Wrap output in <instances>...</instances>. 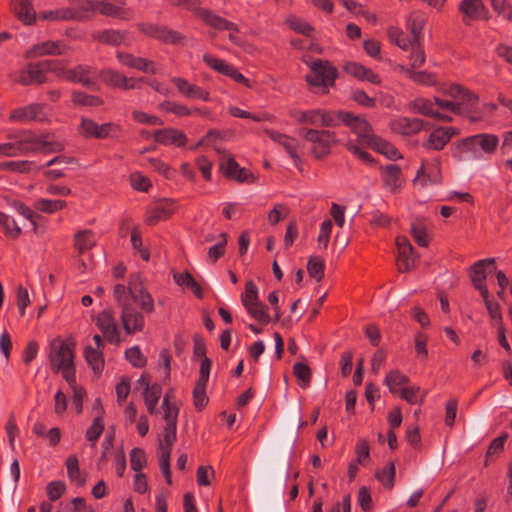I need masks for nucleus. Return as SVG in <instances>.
Here are the masks:
<instances>
[{"mask_svg":"<svg viewBox=\"0 0 512 512\" xmlns=\"http://www.w3.org/2000/svg\"><path fill=\"white\" fill-rule=\"evenodd\" d=\"M216 151L220 154V169L226 176L239 182L249 181L252 175L245 168H241L234 158L220 149L216 148Z\"/></svg>","mask_w":512,"mask_h":512,"instance_id":"15","label":"nucleus"},{"mask_svg":"<svg viewBox=\"0 0 512 512\" xmlns=\"http://www.w3.org/2000/svg\"><path fill=\"white\" fill-rule=\"evenodd\" d=\"M175 208L176 205L172 200H164L156 206L153 215L148 217L147 222L154 224L160 219L167 218L175 211Z\"/></svg>","mask_w":512,"mask_h":512,"instance_id":"35","label":"nucleus"},{"mask_svg":"<svg viewBox=\"0 0 512 512\" xmlns=\"http://www.w3.org/2000/svg\"><path fill=\"white\" fill-rule=\"evenodd\" d=\"M177 427H164L159 444V465L168 484L172 483L170 471V453L176 440Z\"/></svg>","mask_w":512,"mask_h":512,"instance_id":"10","label":"nucleus"},{"mask_svg":"<svg viewBox=\"0 0 512 512\" xmlns=\"http://www.w3.org/2000/svg\"><path fill=\"white\" fill-rule=\"evenodd\" d=\"M488 314L491 318L492 323L495 326L503 324V318L501 313L500 304L490 299V294L487 292L486 296H482Z\"/></svg>","mask_w":512,"mask_h":512,"instance_id":"39","label":"nucleus"},{"mask_svg":"<svg viewBox=\"0 0 512 512\" xmlns=\"http://www.w3.org/2000/svg\"><path fill=\"white\" fill-rule=\"evenodd\" d=\"M434 104L435 108L442 113L448 114V112H451L457 115L459 113L458 106L453 102V99L445 100L435 97Z\"/></svg>","mask_w":512,"mask_h":512,"instance_id":"62","label":"nucleus"},{"mask_svg":"<svg viewBox=\"0 0 512 512\" xmlns=\"http://www.w3.org/2000/svg\"><path fill=\"white\" fill-rule=\"evenodd\" d=\"M140 30L144 34L164 42L178 43L181 39V36L177 32L153 24H142L140 25Z\"/></svg>","mask_w":512,"mask_h":512,"instance_id":"23","label":"nucleus"},{"mask_svg":"<svg viewBox=\"0 0 512 512\" xmlns=\"http://www.w3.org/2000/svg\"><path fill=\"white\" fill-rule=\"evenodd\" d=\"M49 359L51 368L61 371L65 380L72 384L74 382L75 372L73 368V352L70 345L59 339H54L50 343Z\"/></svg>","mask_w":512,"mask_h":512,"instance_id":"5","label":"nucleus"},{"mask_svg":"<svg viewBox=\"0 0 512 512\" xmlns=\"http://www.w3.org/2000/svg\"><path fill=\"white\" fill-rule=\"evenodd\" d=\"M294 117L299 122L318 126L320 119V110L297 111L294 113Z\"/></svg>","mask_w":512,"mask_h":512,"instance_id":"55","label":"nucleus"},{"mask_svg":"<svg viewBox=\"0 0 512 512\" xmlns=\"http://www.w3.org/2000/svg\"><path fill=\"white\" fill-rule=\"evenodd\" d=\"M173 278L179 286H186L199 298L202 297V290L199 284L187 271L183 273H174Z\"/></svg>","mask_w":512,"mask_h":512,"instance_id":"37","label":"nucleus"},{"mask_svg":"<svg viewBox=\"0 0 512 512\" xmlns=\"http://www.w3.org/2000/svg\"><path fill=\"white\" fill-rule=\"evenodd\" d=\"M383 182L391 192L399 190L403 183L400 167L397 165L386 166L383 170Z\"/></svg>","mask_w":512,"mask_h":512,"instance_id":"29","label":"nucleus"},{"mask_svg":"<svg viewBox=\"0 0 512 512\" xmlns=\"http://www.w3.org/2000/svg\"><path fill=\"white\" fill-rule=\"evenodd\" d=\"M97 325L110 342H119V328L110 311H103L97 318Z\"/></svg>","mask_w":512,"mask_h":512,"instance_id":"20","label":"nucleus"},{"mask_svg":"<svg viewBox=\"0 0 512 512\" xmlns=\"http://www.w3.org/2000/svg\"><path fill=\"white\" fill-rule=\"evenodd\" d=\"M495 260L494 258H488L484 260L477 261L471 268L470 271V279L476 290H478L481 296H486L487 292H489L485 279L487 273L492 270L494 267Z\"/></svg>","mask_w":512,"mask_h":512,"instance_id":"12","label":"nucleus"},{"mask_svg":"<svg viewBox=\"0 0 512 512\" xmlns=\"http://www.w3.org/2000/svg\"><path fill=\"white\" fill-rule=\"evenodd\" d=\"M138 384L144 387V400L149 413H156V406L162 393L161 387L157 384L150 386L144 376L138 380Z\"/></svg>","mask_w":512,"mask_h":512,"instance_id":"24","label":"nucleus"},{"mask_svg":"<svg viewBox=\"0 0 512 512\" xmlns=\"http://www.w3.org/2000/svg\"><path fill=\"white\" fill-rule=\"evenodd\" d=\"M498 142L497 136L481 133L463 139L459 146L463 151L471 152L475 158H481L483 153L492 154Z\"/></svg>","mask_w":512,"mask_h":512,"instance_id":"8","label":"nucleus"},{"mask_svg":"<svg viewBox=\"0 0 512 512\" xmlns=\"http://www.w3.org/2000/svg\"><path fill=\"white\" fill-rule=\"evenodd\" d=\"M72 100L75 104L83 106H98L102 104V100L99 97L87 95L82 92H74Z\"/></svg>","mask_w":512,"mask_h":512,"instance_id":"56","label":"nucleus"},{"mask_svg":"<svg viewBox=\"0 0 512 512\" xmlns=\"http://www.w3.org/2000/svg\"><path fill=\"white\" fill-rule=\"evenodd\" d=\"M197 14L206 24H208L212 28L217 30H228L230 32L229 39L231 42L237 45L242 44L241 40L236 35L238 28L234 23L217 16L206 9H199L197 11Z\"/></svg>","mask_w":512,"mask_h":512,"instance_id":"11","label":"nucleus"},{"mask_svg":"<svg viewBox=\"0 0 512 512\" xmlns=\"http://www.w3.org/2000/svg\"><path fill=\"white\" fill-rule=\"evenodd\" d=\"M93 38L109 45L127 44V33L119 30H103L93 34Z\"/></svg>","mask_w":512,"mask_h":512,"instance_id":"31","label":"nucleus"},{"mask_svg":"<svg viewBox=\"0 0 512 512\" xmlns=\"http://www.w3.org/2000/svg\"><path fill=\"white\" fill-rule=\"evenodd\" d=\"M409 379L397 370L391 371L385 378V384L390 392L396 394L401 391L400 387L408 383Z\"/></svg>","mask_w":512,"mask_h":512,"instance_id":"40","label":"nucleus"},{"mask_svg":"<svg viewBox=\"0 0 512 512\" xmlns=\"http://www.w3.org/2000/svg\"><path fill=\"white\" fill-rule=\"evenodd\" d=\"M425 23V18L418 12L412 13L406 21V28L413 36V41H421L422 29Z\"/></svg>","mask_w":512,"mask_h":512,"instance_id":"34","label":"nucleus"},{"mask_svg":"<svg viewBox=\"0 0 512 512\" xmlns=\"http://www.w3.org/2000/svg\"><path fill=\"white\" fill-rule=\"evenodd\" d=\"M0 226L4 229L5 234L11 238H17L21 234V228L15 220L2 212H0Z\"/></svg>","mask_w":512,"mask_h":512,"instance_id":"44","label":"nucleus"},{"mask_svg":"<svg viewBox=\"0 0 512 512\" xmlns=\"http://www.w3.org/2000/svg\"><path fill=\"white\" fill-rule=\"evenodd\" d=\"M390 128L393 132L404 136L417 134L425 129L424 122L416 118L399 117L391 120Z\"/></svg>","mask_w":512,"mask_h":512,"instance_id":"18","label":"nucleus"},{"mask_svg":"<svg viewBox=\"0 0 512 512\" xmlns=\"http://www.w3.org/2000/svg\"><path fill=\"white\" fill-rule=\"evenodd\" d=\"M97 2L98 1H90V0H82L79 1L74 7V9L77 11V14L81 16L80 18H77V21L84 20L88 18L90 13L97 11Z\"/></svg>","mask_w":512,"mask_h":512,"instance_id":"50","label":"nucleus"},{"mask_svg":"<svg viewBox=\"0 0 512 512\" xmlns=\"http://www.w3.org/2000/svg\"><path fill=\"white\" fill-rule=\"evenodd\" d=\"M162 407L164 409L165 427H177L178 408L170 404L169 395H165Z\"/></svg>","mask_w":512,"mask_h":512,"instance_id":"43","label":"nucleus"},{"mask_svg":"<svg viewBox=\"0 0 512 512\" xmlns=\"http://www.w3.org/2000/svg\"><path fill=\"white\" fill-rule=\"evenodd\" d=\"M306 64L312 72V74L306 76L307 83L310 86H321L324 88V92H327V88L334 84L337 75L336 69L328 61L320 59L311 62L306 61Z\"/></svg>","mask_w":512,"mask_h":512,"instance_id":"7","label":"nucleus"},{"mask_svg":"<svg viewBox=\"0 0 512 512\" xmlns=\"http://www.w3.org/2000/svg\"><path fill=\"white\" fill-rule=\"evenodd\" d=\"M207 383L197 382L193 391L194 405L197 409L203 408L208 403L206 395Z\"/></svg>","mask_w":512,"mask_h":512,"instance_id":"52","label":"nucleus"},{"mask_svg":"<svg viewBox=\"0 0 512 512\" xmlns=\"http://www.w3.org/2000/svg\"><path fill=\"white\" fill-rule=\"evenodd\" d=\"M286 22L292 30L305 36H310L313 31V27L311 25L296 16H289Z\"/></svg>","mask_w":512,"mask_h":512,"instance_id":"48","label":"nucleus"},{"mask_svg":"<svg viewBox=\"0 0 512 512\" xmlns=\"http://www.w3.org/2000/svg\"><path fill=\"white\" fill-rule=\"evenodd\" d=\"M389 40L402 50H409L413 46V36L407 37L402 29L391 26L387 31Z\"/></svg>","mask_w":512,"mask_h":512,"instance_id":"33","label":"nucleus"},{"mask_svg":"<svg viewBox=\"0 0 512 512\" xmlns=\"http://www.w3.org/2000/svg\"><path fill=\"white\" fill-rule=\"evenodd\" d=\"M458 133L453 127L439 126L436 127L429 135L427 141L423 143V147L435 151L442 150L451 138Z\"/></svg>","mask_w":512,"mask_h":512,"instance_id":"16","label":"nucleus"},{"mask_svg":"<svg viewBox=\"0 0 512 512\" xmlns=\"http://www.w3.org/2000/svg\"><path fill=\"white\" fill-rule=\"evenodd\" d=\"M44 108V106L39 104L21 107L12 111L10 119L16 122H26L30 120L43 121L46 118Z\"/></svg>","mask_w":512,"mask_h":512,"instance_id":"19","label":"nucleus"},{"mask_svg":"<svg viewBox=\"0 0 512 512\" xmlns=\"http://www.w3.org/2000/svg\"><path fill=\"white\" fill-rule=\"evenodd\" d=\"M399 393L405 401L411 404L422 403L426 394L425 392H423L422 395H420L419 387H404L401 388V391Z\"/></svg>","mask_w":512,"mask_h":512,"instance_id":"49","label":"nucleus"},{"mask_svg":"<svg viewBox=\"0 0 512 512\" xmlns=\"http://www.w3.org/2000/svg\"><path fill=\"white\" fill-rule=\"evenodd\" d=\"M491 5L498 14L512 20V9L507 0H491Z\"/></svg>","mask_w":512,"mask_h":512,"instance_id":"64","label":"nucleus"},{"mask_svg":"<svg viewBox=\"0 0 512 512\" xmlns=\"http://www.w3.org/2000/svg\"><path fill=\"white\" fill-rule=\"evenodd\" d=\"M399 70L405 73L411 80L422 85H433L435 83L434 76L426 71H414L409 67L400 65Z\"/></svg>","mask_w":512,"mask_h":512,"instance_id":"36","label":"nucleus"},{"mask_svg":"<svg viewBox=\"0 0 512 512\" xmlns=\"http://www.w3.org/2000/svg\"><path fill=\"white\" fill-rule=\"evenodd\" d=\"M459 10L463 14V21L469 23L482 17L484 6L481 0H462Z\"/></svg>","mask_w":512,"mask_h":512,"instance_id":"27","label":"nucleus"},{"mask_svg":"<svg viewBox=\"0 0 512 512\" xmlns=\"http://www.w3.org/2000/svg\"><path fill=\"white\" fill-rule=\"evenodd\" d=\"M301 135L312 144V154L320 159L328 155L335 143V134L328 130L303 129Z\"/></svg>","mask_w":512,"mask_h":512,"instance_id":"9","label":"nucleus"},{"mask_svg":"<svg viewBox=\"0 0 512 512\" xmlns=\"http://www.w3.org/2000/svg\"><path fill=\"white\" fill-rule=\"evenodd\" d=\"M32 165L33 163L29 161H9L1 163L0 169L26 173Z\"/></svg>","mask_w":512,"mask_h":512,"instance_id":"59","label":"nucleus"},{"mask_svg":"<svg viewBox=\"0 0 512 512\" xmlns=\"http://www.w3.org/2000/svg\"><path fill=\"white\" fill-rule=\"evenodd\" d=\"M172 81L177 87L178 91L184 96L192 99L209 101V93L199 86L193 85L182 78H173Z\"/></svg>","mask_w":512,"mask_h":512,"instance_id":"25","label":"nucleus"},{"mask_svg":"<svg viewBox=\"0 0 512 512\" xmlns=\"http://www.w3.org/2000/svg\"><path fill=\"white\" fill-rule=\"evenodd\" d=\"M344 70L346 73L362 80L367 81L372 84H379L380 77L375 74L372 70L366 68L365 66L356 63V62H347L344 65Z\"/></svg>","mask_w":512,"mask_h":512,"instance_id":"26","label":"nucleus"},{"mask_svg":"<svg viewBox=\"0 0 512 512\" xmlns=\"http://www.w3.org/2000/svg\"><path fill=\"white\" fill-rule=\"evenodd\" d=\"M104 429V425L102 423L101 416H98L94 419L93 424L86 432V438L91 442H96L100 437L102 431Z\"/></svg>","mask_w":512,"mask_h":512,"instance_id":"63","label":"nucleus"},{"mask_svg":"<svg viewBox=\"0 0 512 512\" xmlns=\"http://www.w3.org/2000/svg\"><path fill=\"white\" fill-rule=\"evenodd\" d=\"M66 465L69 478L72 481H75L78 485H83L85 478L81 476L77 457L70 456L67 459Z\"/></svg>","mask_w":512,"mask_h":512,"instance_id":"47","label":"nucleus"},{"mask_svg":"<svg viewBox=\"0 0 512 512\" xmlns=\"http://www.w3.org/2000/svg\"><path fill=\"white\" fill-rule=\"evenodd\" d=\"M409 55L410 69L414 70L421 67L425 62V52L421 41H413V46Z\"/></svg>","mask_w":512,"mask_h":512,"instance_id":"41","label":"nucleus"},{"mask_svg":"<svg viewBox=\"0 0 512 512\" xmlns=\"http://www.w3.org/2000/svg\"><path fill=\"white\" fill-rule=\"evenodd\" d=\"M131 468L140 471L146 464V455L140 448H134L130 454Z\"/></svg>","mask_w":512,"mask_h":512,"instance_id":"58","label":"nucleus"},{"mask_svg":"<svg viewBox=\"0 0 512 512\" xmlns=\"http://www.w3.org/2000/svg\"><path fill=\"white\" fill-rule=\"evenodd\" d=\"M376 477L379 481L383 483L384 486L388 488L393 487L394 477H395V465L394 463H389L387 467L382 469L381 471L376 473Z\"/></svg>","mask_w":512,"mask_h":512,"instance_id":"54","label":"nucleus"},{"mask_svg":"<svg viewBox=\"0 0 512 512\" xmlns=\"http://www.w3.org/2000/svg\"><path fill=\"white\" fill-rule=\"evenodd\" d=\"M11 6L17 17L25 24H32L36 19V13L30 0H12Z\"/></svg>","mask_w":512,"mask_h":512,"instance_id":"30","label":"nucleus"},{"mask_svg":"<svg viewBox=\"0 0 512 512\" xmlns=\"http://www.w3.org/2000/svg\"><path fill=\"white\" fill-rule=\"evenodd\" d=\"M10 142L0 144V156L15 157L27 152L41 151L55 153L64 149L61 142L49 135L37 136L29 132L20 135H9Z\"/></svg>","mask_w":512,"mask_h":512,"instance_id":"3","label":"nucleus"},{"mask_svg":"<svg viewBox=\"0 0 512 512\" xmlns=\"http://www.w3.org/2000/svg\"><path fill=\"white\" fill-rule=\"evenodd\" d=\"M265 132L273 141L279 143L285 148L286 152L292 158L295 166L299 168L301 164V159L295 151V140L273 130H266Z\"/></svg>","mask_w":512,"mask_h":512,"instance_id":"28","label":"nucleus"},{"mask_svg":"<svg viewBox=\"0 0 512 512\" xmlns=\"http://www.w3.org/2000/svg\"><path fill=\"white\" fill-rule=\"evenodd\" d=\"M409 109L413 112L422 114L424 116H429L440 121L451 122L452 117L449 114L442 113L435 108L434 102L424 99L418 98L409 103Z\"/></svg>","mask_w":512,"mask_h":512,"instance_id":"17","label":"nucleus"},{"mask_svg":"<svg viewBox=\"0 0 512 512\" xmlns=\"http://www.w3.org/2000/svg\"><path fill=\"white\" fill-rule=\"evenodd\" d=\"M132 117L135 121H137L139 123L154 125V126L163 125V121L160 118H158L154 115H149L142 111L134 110L132 112Z\"/></svg>","mask_w":512,"mask_h":512,"instance_id":"61","label":"nucleus"},{"mask_svg":"<svg viewBox=\"0 0 512 512\" xmlns=\"http://www.w3.org/2000/svg\"><path fill=\"white\" fill-rule=\"evenodd\" d=\"M153 139L163 145L175 144L177 146H184L186 143V136L182 131L166 128L153 131Z\"/></svg>","mask_w":512,"mask_h":512,"instance_id":"22","label":"nucleus"},{"mask_svg":"<svg viewBox=\"0 0 512 512\" xmlns=\"http://www.w3.org/2000/svg\"><path fill=\"white\" fill-rule=\"evenodd\" d=\"M60 76L65 80L72 82H79L85 87L97 91L99 85L97 84V78H100L103 82L117 86L123 89H134L137 87V81L134 79H128L123 74L114 71L112 69L97 70L96 68L89 65H79L74 69L62 70Z\"/></svg>","mask_w":512,"mask_h":512,"instance_id":"2","label":"nucleus"},{"mask_svg":"<svg viewBox=\"0 0 512 512\" xmlns=\"http://www.w3.org/2000/svg\"><path fill=\"white\" fill-rule=\"evenodd\" d=\"M440 179V160L433 158L431 160H422L421 166L414 179L416 185L426 186L427 184H436Z\"/></svg>","mask_w":512,"mask_h":512,"instance_id":"13","label":"nucleus"},{"mask_svg":"<svg viewBox=\"0 0 512 512\" xmlns=\"http://www.w3.org/2000/svg\"><path fill=\"white\" fill-rule=\"evenodd\" d=\"M246 311L258 322L262 324H268L270 316L266 311V307L260 302L255 301L246 305H243Z\"/></svg>","mask_w":512,"mask_h":512,"instance_id":"38","label":"nucleus"},{"mask_svg":"<svg viewBox=\"0 0 512 512\" xmlns=\"http://www.w3.org/2000/svg\"><path fill=\"white\" fill-rule=\"evenodd\" d=\"M445 93L457 104L459 110L458 115H466L473 122L481 119L477 95L457 84L448 86Z\"/></svg>","mask_w":512,"mask_h":512,"instance_id":"6","label":"nucleus"},{"mask_svg":"<svg viewBox=\"0 0 512 512\" xmlns=\"http://www.w3.org/2000/svg\"><path fill=\"white\" fill-rule=\"evenodd\" d=\"M337 115L338 120L350 127L352 132L357 135L358 142L361 145L367 146L389 159L395 160L400 158V154L394 146L373 133L371 125L365 118L342 111L337 112Z\"/></svg>","mask_w":512,"mask_h":512,"instance_id":"4","label":"nucleus"},{"mask_svg":"<svg viewBox=\"0 0 512 512\" xmlns=\"http://www.w3.org/2000/svg\"><path fill=\"white\" fill-rule=\"evenodd\" d=\"M67 50L62 41H46L36 44L27 52L28 57H39L45 55H61Z\"/></svg>","mask_w":512,"mask_h":512,"instance_id":"21","label":"nucleus"},{"mask_svg":"<svg viewBox=\"0 0 512 512\" xmlns=\"http://www.w3.org/2000/svg\"><path fill=\"white\" fill-rule=\"evenodd\" d=\"M113 297L118 307L121 309V321L127 334H133L141 331L144 327V317L138 312L133 303L147 313L154 309V302L151 295L142 286V277L135 273L129 278V286L123 284L115 285Z\"/></svg>","mask_w":512,"mask_h":512,"instance_id":"1","label":"nucleus"},{"mask_svg":"<svg viewBox=\"0 0 512 512\" xmlns=\"http://www.w3.org/2000/svg\"><path fill=\"white\" fill-rule=\"evenodd\" d=\"M66 206L63 200L39 199L35 202V208L41 212L52 214Z\"/></svg>","mask_w":512,"mask_h":512,"instance_id":"45","label":"nucleus"},{"mask_svg":"<svg viewBox=\"0 0 512 512\" xmlns=\"http://www.w3.org/2000/svg\"><path fill=\"white\" fill-rule=\"evenodd\" d=\"M51 64L50 61L29 64L20 73L18 81L23 85L43 83L46 80V72L51 69Z\"/></svg>","mask_w":512,"mask_h":512,"instance_id":"14","label":"nucleus"},{"mask_svg":"<svg viewBox=\"0 0 512 512\" xmlns=\"http://www.w3.org/2000/svg\"><path fill=\"white\" fill-rule=\"evenodd\" d=\"M308 273L316 280H321L324 275V262L319 257H311L307 265Z\"/></svg>","mask_w":512,"mask_h":512,"instance_id":"53","label":"nucleus"},{"mask_svg":"<svg viewBox=\"0 0 512 512\" xmlns=\"http://www.w3.org/2000/svg\"><path fill=\"white\" fill-rule=\"evenodd\" d=\"M85 357L89 366L95 371H101L103 367V359L99 349L88 346L85 350Z\"/></svg>","mask_w":512,"mask_h":512,"instance_id":"46","label":"nucleus"},{"mask_svg":"<svg viewBox=\"0 0 512 512\" xmlns=\"http://www.w3.org/2000/svg\"><path fill=\"white\" fill-rule=\"evenodd\" d=\"M220 237L222 240L219 243L211 246L208 251V257L212 262H216L224 254L225 251L227 235L222 233Z\"/></svg>","mask_w":512,"mask_h":512,"instance_id":"60","label":"nucleus"},{"mask_svg":"<svg viewBox=\"0 0 512 512\" xmlns=\"http://www.w3.org/2000/svg\"><path fill=\"white\" fill-rule=\"evenodd\" d=\"M97 11L102 15L110 17L126 18L128 16L127 11L120 6L104 1L97 2Z\"/></svg>","mask_w":512,"mask_h":512,"instance_id":"42","label":"nucleus"},{"mask_svg":"<svg viewBox=\"0 0 512 512\" xmlns=\"http://www.w3.org/2000/svg\"><path fill=\"white\" fill-rule=\"evenodd\" d=\"M295 376L301 381L303 387H307L310 382L311 372L309 367L301 362H297L293 366Z\"/></svg>","mask_w":512,"mask_h":512,"instance_id":"57","label":"nucleus"},{"mask_svg":"<svg viewBox=\"0 0 512 512\" xmlns=\"http://www.w3.org/2000/svg\"><path fill=\"white\" fill-rule=\"evenodd\" d=\"M96 245V238L91 230H81L75 234L74 246L79 253H84Z\"/></svg>","mask_w":512,"mask_h":512,"instance_id":"32","label":"nucleus"},{"mask_svg":"<svg viewBox=\"0 0 512 512\" xmlns=\"http://www.w3.org/2000/svg\"><path fill=\"white\" fill-rule=\"evenodd\" d=\"M203 59L207 63V65H209L211 68H213L214 70H216L219 73H222L226 76L228 75L229 72H231V69L233 67L229 63H227L223 60L217 59L214 56L209 55V54L204 55Z\"/></svg>","mask_w":512,"mask_h":512,"instance_id":"51","label":"nucleus"}]
</instances>
